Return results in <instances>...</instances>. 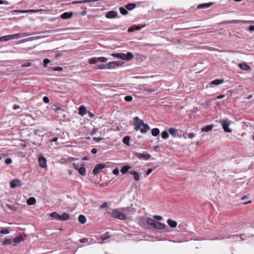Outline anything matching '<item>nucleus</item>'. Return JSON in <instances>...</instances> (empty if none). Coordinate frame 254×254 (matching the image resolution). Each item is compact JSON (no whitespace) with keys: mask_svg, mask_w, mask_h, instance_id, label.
Masks as SVG:
<instances>
[{"mask_svg":"<svg viewBox=\"0 0 254 254\" xmlns=\"http://www.w3.org/2000/svg\"><path fill=\"white\" fill-rule=\"evenodd\" d=\"M133 120L135 130L137 131L140 129L142 133H145L150 129V127L147 124L144 123L143 121L139 119L138 117H134Z\"/></svg>","mask_w":254,"mask_h":254,"instance_id":"obj_1","label":"nucleus"},{"mask_svg":"<svg viewBox=\"0 0 254 254\" xmlns=\"http://www.w3.org/2000/svg\"><path fill=\"white\" fill-rule=\"evenodd\" d=\"M108 213L111 217L119 220H125L127 218L126 214L119 211L117 209H113L112 211H109Z\"/></svg>","mask_w":254,"mask_h":254,"instance_id":"obj_2","label":"nucleus"},{"mask_svg":"<svg viewBox=\"0 0 254 254\" xmlns=\"http://www.w3.org/2000/svg\"><path fill=\"white\" fill-rule=\"evenodd\" d=\"M50 216L54 218L56 220L60 221H65L69 218V214L66 213H64L61 215L56 212H53L50 213Z\"/></svg>","mask_w":254,"mask_h":254,"instance_id":"obj_3","label":"nucleus"},{"mask_svg":"<svg viewBox=\"0 0 254 254\" xmlns=\"http://www.w3.org/2000/svg\"><path fill=\"white\" fill-rule=\"evenodd\" d=\"M32 34L29 32H24V33H18L11 35H7L8 41L17 39L21 37H26L28 36L32 35Z\"/></svg>","mask_w":254,"mask_h":254,"instance_id":"obj_4","label":"nucleus"},{"mask_svg":"<svg viewBox=\"0 0 254 254\" xmlns=\"http://www.w3.org/2000/svg\"><path fill=\"white\" fill-rule=\"evenodd\" d=\"M230 121L228 119H224L220 120L219 123L221 124L224 132L230 133L232 130L229 128Z\"/></svg>","mask_w":254,"mask_h":254,"instance_id":"obj_5","label":"nucleus"},{"mask_svg":"<svg viewBox=\"0 0 254 254\" xmlns=\"http://www.w3.org/2000/svg\"><path fill=\"white\" fill-rule=\"evenodd\" d=\"M222 23L225 24L232 23L254 24V20H232L223 21Z\"/></svg>","mask_w":254,"mask_h":254,"instance_id":"obj_6","label":"nucleus"},{"mask_svg":"<svg viewBox=\"0 0 254 254\" xmlns=\"http://www.w3.org/2000/svg\"><path fill=\"white\" fill-rule=\"evenodd\" d=\"M123 63L120 61L111 62L107 64V69H113L123 65Z\"/></svg>","mask_w":254,"mask_h":254,"instance_id":"obj_7","label":"nucleus"},{"mask_svg":"<svg viewBox=\"0 0 254 254\" xmlns=\"http://www.w3.org/2000/svg\"><path fill=\"white\" fill-rule=\"evenodd\" d=\"M133 58V55L131 52H127V54L122 53L121 59L126 61H129Z\"/></svg>","mask_w":254,"mask_h":254,"instance_id":"obj_8","label":"nucleus"},{"mask_svg":"<svg viewBox=\"0 0 254 254\" xmlns=\"http://www.w3.org/2000/svg\"><path fill=\"white\" fill-rule=\"evenodd\" d=\"M38 161L39 162V165L42 168H45L47 167V159L43 155H40L38 157Z\"/></svg>","mask_w":254,"mask_h":254,"instance_id":"obj_9","label":"nucleus"},{"mask_svg":"<svg viewBox=\"0 0 254 254\" xmlns=\"http://www.w3.org/2000/svg\"><path fill=\"white\" fill-rule=\"evenodd\" d=\"M135 156L139 159L148 160L150 157L151 155L149 154L135 153Z\"/></svg>","mask_w":254,"mask_h":254,"instance_id":"obj_10","label":"nucleus"},{"mask_svg":"<svg viewBox=\"0 0 254 254\" xmlns=\"http://www.w3.org/2000/svg\"><path fill=\"white\" fill-rule=\"evenodd\" d=\"M105 168V164L103 163H100L96 165L94 169H93L92 173L94 175L98 174L99 171Z\"/></svg>","mask_w":254,"mask_h":254,"instance_id":"obj_11","label":"nucleus"},{"mask_svg":"<svg viewBox=\"0 0 254 254\" xmlns=\"http://www.w3.org/2000/svg\"><path fill=\"white\" fill-rule=\"evenodd\" d=\"M153 227L159 230H164L165 232H167V230H165L166 228H168L167 225L161 222L156 221Z\"/></svg>","mask_w":254,"mask_h":254,"instance_id":"obj_12","label":"nucleus"},{"mask_svg":"<svg viewBox=\"0 0 254 254\" xmlns=\"http://www.w3.org/2000/svg\"><path fill=\"white\" fill-rule=\"evenodd\" d=\"M243 236H245V234H241V235H227L225 236L226 238H233V241H237V240H244V238Z\"/></svg>","mask_w":254,"mask_h":254,"instance_id":"obj_13","label":"nucleus"},{"mask_svg":"<svg viewBox=\"0 0 254 254\" xmlns=\"http://www.w3.org/2000/svg\"><path fill=\"white\" fill-rule=\"evenodd\" d=\"M21 185V182L19 179H14L10 182V186L11 188L20 187Z\"/></svg>","mask_w":254,"mask_h":254,"instance_id":"obj_14","label":"nucleus"},{"mask_svg":"<svg viewBox=\"0 0 254 254\" xmlns=\"http://www.w3.org/2000/svg\"><path fill=\"white\" fill-rule=\"evenodd\" d=\"M213 4V2H210L208 3H203L198 4L197 6V8L198 9H205L208 8L209 7L212 6Z\"/></svg>","mask_w":254,"mask_h":254,"instance_id":"obj_15","label":"nucleus"},{"mask_svg":"<svg viewBox=\"0 0 254 254\" xmlns=\"http://www.w3.org/2000/svg\"><path fill=\"white\" fill-rule=\"evenodd\" d=\"M118 13L115 11L111 10L106 14V17L109 19L115 18L117 16Z\"/></svg>","mask_w":254,"mask_h":254,"instance_id":"obj_16","label":"nucleus"},{"mask_svg":"<svg viewBox=\"0 0 254 254\" xmlns=\"http://www.w3.org/2000/svg\"><path fill=\"white\" fill-rule=\"evenodd\" d=\"M72 12H64L61 15V18L63 19H67L72 17Z\"/></svg>","mask_w":254,"mask_h":254,"instance_id":"obj_17","label":"nucleus"},{"mask_svg":"<svg viewBox=\"0 0 254 254\" xmlns=\"http://www.w3.org/2000/svg\"><path fill=\"white\" fill-rule=\"evenodd\" d=\"M23 240L22 237L21 235H19L13 238L12 240V245L15 246L16 244L19 243Z\"/></svg>","mask_w":254,"mask_h":254,"instance_id":"obj_18","label":"nucleus"},{"mask_svg":"<svg viewBox=\"0 0 254 254\" xmlns=\"http://www.w3.org/2000/svg\"><path fill=\"white\" fill-rule=\"evenodd\" d=\"M224 82V80L222 79H216L211 81L210 83V87H213L212 85H218Z\"/></svg>","mask_w":254,"mask_h":254,"instance_id":"obj_19","label":"nucleus"},{"mask_svg":"<svg viewBox=\"0 0 254 254\" xmlns=\"http://www.w3.org/2000/svg\"><path fill=\"white\" fill-rule=\"evenodd\" d=\"M213 127V126L212 125H208L204 127H201V131L202 132H208L209 131L212 130Z\"/></svg>","mask_w":254,"mask_h":254,"instance_id":"obj_20","label":"nucleus"},{"mask_svg":"<svg viewBox=\"0 0 254 254\" xmlns=\"http://www.w3.org/2000/svg\"><path fill=\"white\" fill-rule=\"evenodd\" d=\"M239 67L244 70H248L249 69H250V66L249 65L246 63L239 64Z\"/></svg>","mask_w":254,"mask_h":254,"instance_id":"obj_21","label":"nucleus"},{"mask_svg":"<svg viewBox=\"0 0 254 254\" xmlns=\"http://www.w3.org/2000/svg\"><path fill=\"white\" fill-rule=\"evenodd\" d=\"M160 133V130L158 128H154L151 130V134L153 136H157V139H159V134Z\"/></svg>","mask_w":254,"mask_h":254,"instance_id":"obj_22","label":"nucleus"},{"mask_svg":"<svg viewBox=\"0 0 254 254\" xmlns=\"http://www.w3.org/2000/svg\"><path fill=\"white\" fill-rule=\"evenodd\" d=\"M167 223L170 227L173 228L176 227L177 225V222L176 221L171 219L167 220Z\"/></svg>","mask_w":254,"mask_h":254,"instance_id":"obj_23","label":"nucleus"},{"mask_svg":"<svg viewBox=\"0 0 254 254\" xmlns=\"http://www.w3.org/2000/svg\"><path fill=\"white\" fill-rule=\"evenodd\" d=\"M86 113L85 107L83 105H81L78 109V114L80 116H84Z\"/></svg>","mask_w":254,"mask_h":254,"instance_id":"obj_24","label":"nucleus"},{"mask_svg":"<svg viewBox=\"0 0 254 254\" xmlns=\"http://www.w3.org/2000/svg\"><path fill=\"white\" fill-rule=\"evenodd\" d=\"M168 131L173 137H175L177 136L176 133L178 131V130L176 128L170 127L169 128Z\"/></svg>","mask_w":254,"mask_h":254,"instance_id":"obj_25","label":"nucleus"},{"mask_svg":"<svg viewBox=\"0 0 254 254\" xmlns=\"http://www.w3.org/2000/svg\"><path fill=\"white\" fill-rule=\"evenodd\" d=\"M130 168H131V167L129 165H124L121 168V172L122 174H125L127 173L129 171V169H130Z\"/></svg>","mask_w":254,"mask_h":254,"instance_id":"obj_26","label":"nucleus"},{"mask_svg":"<svg viewBox=\"0 0 254 254\" xmlns=\"http://www.w3.org/2000/svg\"><path fill=\"white\" fill-rule=\"evenodd\" d=\"M129 173L133 176L134 179L135 181H138L139 180V175L137 172L134 170H131L129 171Z\"/></svg>","mask_w":254,"mask_h":254,"instance_id":"obj_27","label":"nucleus"},{"mask_svg":"<svg viewBox=\"0 0 254 254\" xmlns=\"http://www.w3.org/2000/svg\"><path fill=\"white\" fill-rule=\"evenodd\" d=\"M136 7V4L134 3H129L125 5V7L129 10L133 9Z\"/></svg>","mask_w":254,"mask_h":254,"instance_id":"obj_28","label":"nucleus"},{"mask_svg":"<svg viewBox=\"0 0 254 254\" xmlns=\"http://www.w3.org/2000/svg\"><path fill=\"white\" fill-rule=\"evenodd\" d=\"M78 221L82 224H84L86 221V217L82 214L79 215L78 218Z\"/></svg>","mask_w":254,"mask_h":254,"instance_id":"obj_29","label":"nucleus"},{"mask_svg":"<svg viewBox=\"0 0 254 254\" xmlns=\"http://www.w3.org/2000/svg\"><path fill=\"white\" fill-rule=\"evenodd\" d=\"M129 141L130 137L128 135L124 136V138H123V142L126 145L129 146L130 145Z\"/></svg>","mask_w":254,"mask_h":254,"instance_id":"obj_30","label":"nucleus"},{"mask_svg":"<svg viewBox=\"0 0 254 254\" xmlns=\"http://www.w3.org/2000/svg\"><path fill=\"white\" fill-rule=\"evenodd\" d=\"M78 172L79 173V174L84 176L86 175V169L83 166L80 167L79 170L78 171Z\"/></svg>","mask_w":254,"mask_h":254,"instance_id":"obj_31","label":"nucleus"},{"mask_svg":"<svg viewBox=\"0 0 254 254\" xmlns=\"http://www.w3.org/2000/svg\"><path fill=\"white\" fill-rule=\"evenodd\" d=\"M36 202V199L33 197H31L27 200V203L30 205L35 204Z\"/></svg>","mask_w":254,"mask_h":254,"instance_id":"obj_32","label":"nucleus"},{"mask_svg":"<svg viewBox=\"0 0 254 254\" xmlns=\"http://www.w3.org/2000/svg\"><path fill=\"white\" fill-rule=\"evenodd\" d=\"M2 244L3 245H12V240L9 238H5Z\"/></svg>","mask_w":254,"mask_h":254,"instance_id":"obj_33","label":"nucleus"},{"mask_svg":"<svg viewBox=\"0 0 254 254\" xmlns=\"http://www.w3.org/2000/svg\"><path fill=\"white\" fill-rule=\"evenodd\" d=\"M119 10L120 13L123 15H126L128 13L127 9L126 7H121Z\"/></svg>","mask_w":254,"mask_h":254,"instance_id":"obj_34","label":"nucleus"},{"mask_svg":"<svg viewBox=\"0 0 254 254\" xmlns=\"http://www.w3.org/2000/svg\"><path fill=\"white\" fill-rule=\"evenodd\" d=\"M161 135V137L163 139H167L169 137V136L168 132L166 130H164L163 131H162Z\"/></svg>","mask_w":254,"mask_h":254,"instance_id":"obj_35","label":"nucleus"},{"mask_svg":"<svg viewBox=\"0 0 254 254\" xmlns=\"http://www.w3.org/2000/svg\"><path fill=\"white\" fill-rule=\"evenodd\" d=\"M98 62L97 57L91 58L88 60L89 64H95Z\"/></svg>","mask_w":254,"mask_h":254,"instance_id":"obj_36","label":"nucleus"},{"mask_svg":"<svg viewBox=\"0 0 254 254\" xmlns=\"http://www.w3.org/2000/svg\"><path fill=\"white\" fill-rule=\"evenodd\" d=\"M156 222V221L153 220V219L151 218H148L146 220V223L150 225L154 226L155 223Z\"/></svg>","mask_w":254,"mask_h":254,"instance_id":"obj_37","label":"nucleus"},{"mask_svg":"<svg viewBox=\"0 0 254 254\" xmlns=\"http://www.w3.org/2000/svg\"><path fill=\"white\" fill-rule=\"evenodd\" d=\"M90 2V0H79V1H73L71 2L73 4H76L77 3H87Z\"/></svg>","mask_w":254,"mask_h":254,"instance_id":"obj_38","label":"nucleus"},{"mask_svg":"<svg viewBox=\"0 0 254 254\" xmlns=\"http://www.w3.org/2000/svg\"><path fill=\"white\" fill-rule=\"evenodd\" d=\"M11 14H14V13H28V11L26 10H13L10 11Z\"/></svg>","mask_w":254,"mask_h":254,"instance_id":"obj_39","label":"nucleus"},{"mask_svg":"<svg viewBox=\"0 0 254 254\" xmlns=\"http://www.w3.org/2000/svg\"><path fill=\"white\" fill-rule=\"evenodd\" d=\"M5 206L7 208L11 209L13 211H16L17 210V207L14 205H11L10 204L7 203L5 204Z\"/></svg>","mask_w":254,"mask_h":254,"instance_id":"obj_40","label":"nucleus"},{"mask_svg":"<svg viewBox=\"0 0 254 254\" xmlns=\"http://www.w3.org/2000/svg\"><path fill=\"white\" fill-rule=\"evenodd\" d=\"M98 62L106 63L108 61V59L106 57H97Z\"/></svg>","mask_w":254,"mask_h":254,"instance_id":"obj_41","label":"nucleus"},{"mask_svg":"<svg viewBox=\"0 0 254 254\" xmlns=\"http://www.w3.org/2000/svg\"><path fill=\"white\" fill-rule=\"evenodd\" d=\"M107 64H99L97 65L96 66V69H107Z\"/></svg>","mask_w":254,"mask_h":254,"instance_id":"obj_42","label":"nucleus"},{"mask_svg":"<svg viewBox=\"0 0 254 254\" xmlns=\"http://www.w3.org/2000/svg\"><path fill=\"white\" fill-rule=\"evenodd\" d=\"M10 233V231L8 229L3 228L0 230V233L3 235L8 234Z\"/></svg>","mask_w":254,"mask_h":254,"instance_id":"obj_43","label":"nucleus"},{"mask_svg":"<svg viewBox=\"0 0 254 254\" xmlns=\"http://www.w3.org/2000/svg\"><path fill=\"white\" fill-rule=\"evenodd\" d=\"M32 63L30 62H25L21 64V66L23 67L31 66Z\"/></svg>","mask_w":254,"mask_h":254,"instance_id":"obj_44","label":"nucleus"},{"mask_svg":"<svg viewBox=\"0 0 254 254\" xmlns=\"http://www.w3.org/2000/svg\"><path fill=\"white\" fill-rule=\"evenodd\" d=\"M50 63V60L49 59H45L43 60V66L46 67L49 63Z\"/></svg>","mask_w":254,"mask_h":254,"instance_id":"obj_45","label":"nucleus"},{"mask_svg":"<svg viewBox=\"0 0 254 254\" xmlns=\"http://www.w3.org/2000/svg\"><path fill=\"white\" fill-rule=\"evenodd\" d=\"M132 99H133V97L132 96H130V95L126 96L124 98L125 101H126L127 102H130L132 100Z\"/></svg>","mask_w":254,"mask_h":254,"instance_id":"obj_46","label":"nucleus"},{"mask_svg":"<svg viewBox=\"0 0 254 254\" xmlns=\"http://www.w3.org/2000/svg\"><path fill=\"white\" fill-rule=\"evenodd\" d=\"M111 56L114 58L121 59V53H113Z\"/></svg>","mask_w":254,"mask_h":254,"instance_id":"obj_47","label":"nucleus"},{"mask_svg":"<svg viewBox=\"0 0 254 254\" xmlns=\"http://www.w3.org/2000/svg\"><path fill=\"white\" fill-rule=\"evenodd\" d=\"M110 236L108 234V233H106L105 234V235H104L102 237V240L103 241H105V240L109 239L110 238Z\"/></svg>","mask_w":254,"mask_h":254,"instance_id":"obj_48","label":"nucleus"},{"mask_svg":"<svg viewBox=\"0 0 254 254\" xmlns=\"http://www.w3.org/2000/svg\"><path fill=\"white\" fill-rule=\"evenodd\" d=\"M8 41L7 35L3 36L0 37V42Z\"/></svg>","mask_w":254,"mask_h":254,"instance_id":"obj_49","label":"nucleus"},{"mask_svg":"<svg viewBox=\"0 0 254 254\" xmlns=\"http://www.w3.org/2000/svg\"><path fill=\"white\" fill-rule=\"evenodd\" d=\"M63 68L61 66H56L52 68V70L54 71H62Z\"/></svg>","mask_w":254,"mask_h":254,"instance_id":"obj_50","label":"nucleus"},{"mask_svg":"<svg viewBox=\"0 0 254 254\" xmlns=\"http://www.w3.org/2000/svg\"><path fill=\"white\" fill-rule=\"evenodd\" d=\"M12 159L10 158H7L4 161L5 163L7 165L10 164L12 163Z\"/></svg>","mask_w":254,"mask_h":254,"instance_id":"obj_51","label":"nucleus"},{"mask_svg":"<svg viewBox=\"0 0 254 254\" xmlns=\"http://www.w3.org/2000/svg\"><path fill=\"white\" fill-rule=\"evenodd\" d=\"M80 242L82 243H86L89 244V243L88 242V239L87 238H83L79 240Z\"/></svg>","mask_w":254,"mask_h":254,"instance_id":"obj_52","label":"nucleus"},{"mask_svg":"<svg viewBox=\"0 0 254 254\" xmlns=\"http://www.w3.org/2000/svg\"><path fill=\"white\" fill-rule=\"evenodd\" d=\"M153 218L158 221H161L163 219L162 217L160 215H154Z\"/></svg>","mask_w":254,"mask_h":254,"instance_id":"obj_53","label":"nucleus"},{"mask_svg":"<svg viewBox=\"0 0 254 254\" xmlns=\"http://www.w3.org/2000/svg\"><path fill=\"white\" fill-rule=\"evenodd\" d=\"M43 101L45 103H48L50 101V100L48 97L44 96L43 98Z\"/></svg>","mask_w":254,"mask_h":254,"instance_id":"obj_54","label":"nucleus"},{"mask_svg":"<svg viewBox=\"0 0 254 254\" xmlns=\"http://www.w3.org/2000/svg\"><path fill=\"white\" fill-rule=\"evenodd\" d=\"M119 173V170L118 168H116L113 170V174L115 175H118Z\"/></svg>","mask_w":254,"mask_h":254,"instance_id":"obj_55","label":"nucleus"},{"mask_svg":"<svg viewBox=\"0 0 254 254\" xmlns=\"http://www.w3.org/2000/svg\"><path fill=\"white\" fill-rule=\"evenodd\" d=\"M188 138H189L190 139H192L194 138L195 134H194V133L191 132V133H189L188 134Z\"/></svg>","mask_w":254,"mask_h":254,"instance_id":"obj_56","label":"nucleus"},{"mask_svg":"<svg viewBox=\"0 0 254 254\" xmlns=\"http://www.w3.org/2000/svg\"><path fill=\"white\" fill-rule=\"evenodd\" d=\"M12 109L14 110H16L19 109L22 110V108H21L18 105H14L13 106Z\"/></svg>","mask_w":254,"mask_h":254,"instance_id":"obj_57","label":"nucleus"},{"mask_svg":"<svg viewBox=\"0 0 254 254\" xmlns=\"http://www.w3.org/2000/svg\"><path fill=\"white\" fill-rule=\"evenodd\" d=\"M108 207V203L107 202H104L102 204V205L100 206V207L101 208H104Z\"/></svg>","mask_w":254,"mask_h":254,"instance_id":"obj_58","label":"nucleus"},{"mask_svg":"<svg viewBox=\"0 0 254 254\" xmlns=\"http://www.w3.org/2000/svg\"><path fill=\"white\" fill-rule=\"evenodd\" d=\"M73 166L75 170H77V171L79 170V169L80 168V167H79L78 164L73 163Z\"/></svg>","mask_w":254,"mask_h":254,"instance_id":"obj_59","label":"nucleus"},{"mask_svg":"<svg viewBox=\"0 0 254 254\" xmlns=\"http://www.w3.org/2000/svg\"><path fill=\"white\" fill-rule=\"evenodd\" d=\"M94 139L95 141L97 142H100V141H101L103 139V138H101V137H94Z\"/></svg>","mask_w":254,"mask_h":254,"instance_id":"obj_60","label":"nucleus"},{"mask_svg":"<svg viewBox=\"0 0 254 254\" xmlns=\"http://www.w3.org/2000/svg\"><path fill=\"white\" fill-rule=\"evenodd\" d=\"M91 152L93 154H95L97 152V149L95 148H93L91 149Z\"/></svg>","mask_w":254,"mask_h":254,"instance_id":"obj_61","label":"nucleus"},{"mask_svg":"<svg viewBox=\"0 0 254 254\" xmlns=\"http://www.w3.org/2000/svg\"><path fill=\"white\" fill-rule=\"evenodd\" d=\"M152 171H153V170L151 168L148 169L146 172V175H149L152 172Z\"/></svg>","mask_w":254,"mask_h":254,"instance_id":"obj_62","label":"nucleus"},{"mask_svg":"<svg viewBox=\"0 0 254 254\" xmlns=\"http://www.w3.org/2000/svg\"><path fill=\"white\" fill-rule=\"evenodd\" d=\"M58 140V137H55L53 138H51L50 141L51 142H56Z\"/></svg>","mask_w":254,"mask_h":254,"instance_id":"obj_63","label":"nucleus"},{"mask_svg":"<svg viewBox=\"0 0 254 254\" xmlns=\"http://www.w3.org/2000/svg\"><path fill=\"white\" fill-rule=\"evenodd\" d=\"M249 30L250 31H254V25H251L249 27Z\"/></svg>","mask_w":254,"mask_h":254,"instance_id":"obj_64","label":"nucleus"}]
</instances>
